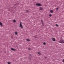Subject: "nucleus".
I'll use <instances>...</instances> for the list:
<instances>
[{"label": "nucleus", "mask_w": 64, "mask_h": 64, "mask_svg": "<svg viewBox=\"0 0 64 64\" xmlns=\"http://www.w3.org/2000/svg\"><path fill=\"white\" fill-rule=\"evenodd\" d=\"M20 27L22 29L23 28V26H22V22H20Z\"/></svg>", "instance_id": "f257e3e1"}, {"label": "nucleus", "mask_w": 64, "mask_h": 64, "mask_svg": "<svg viewBox=\"0 0 64 64\" xmlns=\"http://www.w3.org/2000/svg\"><path fill=\"white\" fill-rule=\"evenodd\" d=\"M36 6H41L42 5L38 3V4H36Z\"/></svg>", "instance_id": "f03ea898"}, {"label": "nucleus", "mask_w": 64, "mask_h": 64, "mask_svg": "<svg viewBox=\"0 0 64 64\" xmlns=\"http://www.w3.org/2000/svg\"><path fill=\"white\" fill-rule=\"evenodd\" d=\"M60 43H64V40H60Z\"/></svg>", "instance_id": "7ed1b4c3"}, {"label": "nucleus", "mask_w": 64, "mask_h": 64, "mask_svg": "<svg viewBox=\"0 0 64 64\" xmlns=\"http://www.w3.org/2000/svg\"><path fill=\"white\" fill-rule=\"evenodd\" d=\"M52 39L53 41H55V39L54 38H52Z\"/></svg>", "instance_id": "20e7f679"}, {"label": "nucleus", "mask_w": 64, "mask_h": 64, "mask_svg": "<svg viewBox=\"0 0 64 64\" xmlns=\"http://www.w3.org/2000/svg\"><path fill=\"white\" fill-rule=\"evenodd\" d=\"M11 49L13 51H15V49H14L13 48H11Z\"/></svg>", "instance_id": "39448f33"}, {"label": "nucleus", "mask_w": 64, "mask_h": 64, "mask_svg": "<svg viewBox=\"0 0 64 64\" xmlns=\"http://www.w3.org/2000/svg\"><path fill=\"white\" fill-rule=\"evenodd\" d=\"M50 13H53V10H50Z\"/></svg>", "instance_id": "423d86ee"}, {"label": "nucleus", "mask_w": 64, "mask_h": 64, "mask_svg": "<svg viewBox=\"0 0 64 64\" xmlns=\"http://www.w3.org/2000/svg\"><path fill=\"white\" fill-rule=\"evenodd\" d=\"M0 25L1 26H2V23L0 22Z\"/></svg>", "instance_id": "0eeeda50"}, {"label": "nucleus", "mask_w": 64, "mask_h": 64, "mask_svg": "<svg viewBox=\"0 0 64 64\" xmlns=\"http://www.w3.org/2000/svg\"><path fill=\"white\" fill-rule=\"evenodd\" d=\"M49 16L50 17H51V16H52V14H49Z\"/></svg>", "instance_id": "6e6552de"}, {"label": "nucleus", "mask_w": 64, "mask_h": 64, "mask_svg": "<svg viewBox=\"0 0 64 64\" xmlns=\"http://www.w3.org/2000/svg\"><path fill=\"white\" fill-rule=\"evenodd\" d=\"M40 10H43V8H40Z\"/></svg>", "instance_id": "1a4fd4ad"}, {"label": "nucleus", "mask_w": 64, "mask_h": 64, "mask_svg": "<svg viewBox=\"0 0 64 64\" xmlns=\"http://www.w3.org/2000/svg\"><path fill=\"white\" fill-rule=\"evenodd\" d=\"M26 41H30V40L28 39H27Z\"/></svg>", "instance_id": "9d476101"}, {"label": "nucleus", "mask_w": 64, "mask_h": 64, "mask_svg": "<svg viewBox=\"0 0 64 64\" xmlns=\"http://www.w3.org/2000/svg\"><path fill=\"white\" fill-rule=\"evenodd\" d=\"M38 54H39V55H41V53L38 52Z\"/></svg>", "instance_id": "9b49d317"}, {"label": "nucleus", "mask_w": 64, "mask_h": 64, "mask_svg": "<svg viewBox=\"0 0 64 64\" xmlns=\"http://www.w3.org/2000/svg\"><path fill=\"white\" fill-rule=\"evenodd\" d=\"M13 22H16V20H13Z\"/></svg>", "instance_id": "f8f14e48"}, {"label": "nucleus", "mask_w": 64, "mask_h": 64, "mask_svg": "<svg viewBox=\"0 0 64 64\" xmlns=\"http://www.w3.org/2000/svg\"><path fill=\"white\" fill-rule=\"evenodd\" d=\"M15 34L16 35H17V32H15Z\"/></svg>", "instance_id": "ddd939ff"}, {"label": "nucleus", "mask_w": 64, "mask_h": 64, "mask_svg": "<svg viewBox=\"0 0 64 64\" xmlns=\"http://www.w3.org/2000/svg\"><path fill=\"white\" fill-rule=\"evenodd\" d=\"M44 45H46V43L45 42H44L43 43Z\"/></svg>", "instance_id": "4468645a"}, {"label": "nucleus", "mask_w": 64, "mask_h": 64, "mask_svg": "<svg viewBox=\"0 0 64 64\" xmlns=\"http://www.w3.org/2000/svg\"><path fill=\"white\" fill-rule=\"evenodd\" d=\"M10 62H8V64H10Z\"/></svg>", "instance_id": "2eb2a0df"}, {"label": "nucleus", "mask_w": 64, "mask_h": 64, "mask_svg": "<svg viewBox=\"0 0 64 64\" xmlns=\"http://www.w3.org/2000/svg\"><path fill=\"white\" fill-rule=\"evenodd\" d=\"M62 62H63L64 63V59H63V61H62Z\"/></svg>", "instance_id": "dca6fc26"}, {"label": "nucleus", "mask_w": 64, "mask_h": 64, "mask_svg": "<svg viewBox=\"0 0 64 64\" xmlns=\"http://www.w3.org/2000/svg\"><path fill=\"white\" fill-rule=\"evenodd\" d=\"M58 8H56V10H58Z\"/></svg>", "instance_id": "f3484780"}, {"label": "nucleus", "mask_w": 64, "mask_h": 64, "mask_svg": "<svg viewBox=\"0 0 64 64\" xmlns=\"http://www.w3.org/2000/svg\"><path fill=\"white\" fill-rule=\"evenodd\" d=\"M56 26H58V25H57V24H56Z\"/></svg>", "instance_id": "a211bd4d"}, {"label": "nucleus", "mask_w": 64, "mask_h": 64, "mask_svg": "<svg viewBox=\"0 0 64 64\" xmlns=\"http://www.w3.org/2000/svg\"><path fill=\"white\" fill-rule=\"evenodd\" d=\"M28 50H30V48H28Z\"/></svg>", "instance_id": "6ab92c4d"}, {"label": "nucleus", "mask_w": 64, "mask_h": 64, "mask_svg": "<svg viewBox=\"0 0 64 64\" xmlns=\"http://www.w3.org/2000/svg\"><path fill=\"white\" fill-rule=\"evenodd\" d=\"M26 12H28V10H26Z\"/></svg>", "instance_id": "aec40b11"}, {"label": "nucleus", "mask_w": 64, "mask_h": 64, "mask_svg": "<svg viewBox=\"0 0 64 64\" xmlns=\"http://www.w3.org/2000/svg\"><path fill=\"white\" fill-rule=\"evenodd\" d=\"M30 56H31V54H30Z\"/></svg>", "instance_id": "412c9836"}, {"label": "nucleus", "mask_w": 64, "mask_h": 64, "mask_svg": "<svg viewBox=\"0 0 64 64\" xmlns=\"http://www.w3.org/2000/svg\"><path fill=\"white\" fill-rule=\"evenodd\" d=\"M45 58H47V57H45Z\"/></svg>", "instance_id": "4be33fe9"}, {"label": "nucleus", "mask_w": 64, "mask_h": 64, "mask_svg": "<svg viewBox=\"0 0 64 64\" xmlns=\"http://www.w3.org/2000/svg\"><path fill=\"white\" fill-rule=\"evenodd\" d=\"M41 22H43L42 20H41Z\"/></svg>", "instance_id": "5701e85b"}, {"label": "nucleus", "mask_w": 64, "mask_h": 64, "mask_svg": "<svg viewBox=\"0 0 64 64\" xmlns=\"http://www.w3.org/2000/svg\"><path fill=\"white\" fill-rule=\"evenodd\" d=\"M42 24H43V26L44 25H43V23H42Z\"/></svg>", "instance_id": "b1692460"}]
</instances>
